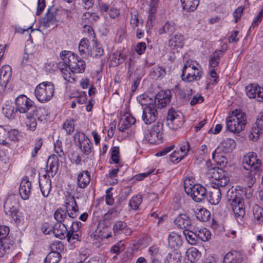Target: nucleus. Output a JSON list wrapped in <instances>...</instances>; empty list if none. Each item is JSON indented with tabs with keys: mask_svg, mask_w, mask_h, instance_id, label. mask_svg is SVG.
<instances>
[{
	"mask_svg": "<svg viewBox=\"0 0 263 263\" xmlns=\"http://www.w3.org/2000/svg\"><path fill=\"white\" fill-rule=\"evenodd\" d=\"M60 57L62 62L59 63V67L62 76L65 81L72 83L75 81V73H81L84 71L85 62L70 51H62Z\"/></svg>",
	"mask_w": 263,
	"mask_h": 263,
	"instance_id": "obj_1",
	"label": "nucleus"
},
{
	"mask_svg": "<svg viewBox=\"0 0 263 263\" xmlns=\"http://www.w3.org/2000/svg\"><path fill=\"white\" fill-rule=\"evenodd\" d=\"M242 164L243 168L247 171L245 173V181L249 192L246 194V197L249 199L252 196L251 187L256 182V177H258L261 173V161L257 158L256 154L250 152L244 156Z\"/></svg>",
	"mask_w": 263,
	"mask_h": 263,
	"instance_id": "obj_2",
	"label": "nucleus"
},
{
	"mask_svg": "<svg viewBox=\"0 0 263 263\" xmlns=\"http://www.w3.org/2000/svg\"><path fill=\"white\" fill-rule=\"evenodd\" d=\"M247 123L246 116L241 110L236 109L226 119L227 128L234 133L243 130Z\"/></svg>",
	"mask_w": 263,
	"mask_h": 263,
	"instance_id": "obj_3",
	"label": "nucleus"
},
{
	"mask_svg": "<svg viewBox=\"0 0 263 263\" xmlns=\"http://www.w3.org/2000/svg\"><path fill=\"white\" fill-rule=\"evenodd\" d=\"M203 71L198 63L186 61L184 65L181 74L182 80L186 82H192L200 80Z\"/></svg>",
	"mask_w": 263,
	"mask_h": 263,
	"instance_id": "obj_4",
	"label": "nucleus"
},
{
	"mask_svg": "<svg viewBox=\"0 0 263 263\" xmlns=\"http://www.w3.org/2000/svg\"><path fill=\"white\" fill-rule=\"evenodd\" d=\"M65 203L68 215L65 218L64 221H63L62 224H64L68 229L69 227L70 229H72L73 227H74V225L75 224L80 222V221H74L73 220L77 216L78 205L74 197L71 195L66 197Z\"/></svg>",
	"mask_w": 263,
	"mask_h": 263,
	"instance_id": "obj_5",
	"label": "nucleus"
},
{
	"mask_svg": "<svg viewBox=\"0 0 263 263\" xmlns=\"http://www.w3.org/2000/svg\"><path fill=\"white\" fill-rule=\"evenodd\" d=\"M54 93V85L50 82L45 81L39 84L35 89L36 99L41 103L50 101Z\"/></svg>",
	"mask_w": 263,
	"mask_h": 263,
	"instance_id": "obj_6",
	"label": "nucleus"
},
{
	"mask_svg": "<svg viewBox=\"0 0 263 263\" xmlns=\"http://www.w3.org/2000/svg\"><path fill=\"white\" fill-rule=\"evenodd\" d=\"M190 180L186 179L184 182L185 193L191 196L192 198L197 202H199L207 197L206 189L201 184L192 185L190 183Z\"/></svg>",
	"mask_w": 263,
	"mask_h": 263,
	"instance_id": "obj_7",
	"label": "nucleus"
},
{
	"mask_svg": "<svg viewBox=\"0 0 263 263\" xmlns=\"http://www.w3.org/2000/svg\"><path fill=\"white\" fill-rule=\"evenodd\" d=\"M163 124L161 121H158L156 124L148 130L144 135V138L149 143H159L163 138Z\"/></svg>",
	"mask_w": 263,
	"mask_h": 263,
	"instance_id": "obj_8",
	"label": "nucleus"
},
{
	"mask_svg": "<svg viewBox=\"0 0 263 263\" xmlns=\"http://www.w3.org/2000/svg\"><path fill=\"white\" fill-rule=\"evenodd\" d=\"M209 174L212 179L215 180L213 183L217 187H223L227 185L230 179L228 173L220 167H214L209 170Z\"/></svg>",
	"mask_w": 263,
	"mask_h": 263,
	"instance_id": "obj_9",
	"label": "nucleus"
},
{
	"mask_svg": "<svg viewBox=\"0 0 263 263\" xmlns=\"http://www.w3.org/2000/svg\"><path fill=\"white\" fill-rule=\"evenodd\" d=\"M74 140L84 154L88 155L91 153L92 143L83 133L77 132L74 136Z\"/></svg>",
	"mask_w": 263,
	"mask_h": 263,
	"instance_id": "obj_10",
	"label": "nucleus"
},
{
	"mask_svg": "<svg viewBox=\"0 0 263 263\" xmlns=\"http://www.w3.org/2000/svg\"><path fill=\"white\" fill-rule=\"evenodd\" d=\"M16 110L20 113H28L29 110H32L34 108V103L25 95H20L15 100Z\"/></svg>",
	"mask_w": 263,
	"mask_h": 263,
	"instance_id": "obj_11",
	"label": "nucleus"
},
{
	"mask_svg": "<svg viewBox=\"0 0 263 263\" xmlns=\"http://www.w3.org/2000/svg\"><path fill=\"white\" fill-rule=\"evenodd\" d=\"M166 120L168 126L174 130L181 127L183 123L182 116L173 108L168 111Z\"/></svg>",
	"mask_w": 263,
	"mask_h": 263,
	"instance_id": "obj_12",
	"label": "nucleus"
},
{
	"mask_svg": "<svg viewBox=\"0 0 263 263\" xmlns=\"http://www.w3.org/2000/svg\"><path fill=\"white\" fill-rule=\"evenodd\" d=\"M158 117V112L155 104H150L143 108L142 119L146 124L154 122Z\"/></svg>",
	"mask_w": 263,
	"mask_h": 263,
	"instance_id": "obj_13",
	"label": "nucleus"
},
{
	"mask_svg": "<svg viewBox=\"0 0 263 263\" xmlns=\"http://www.w3.org/2000/svg\"><path fill=\"white\" fill-rule=\"evenodd\" d=\"M247 95L250 98L256 99L258 102L263 101V88L254 84L246 86Z\"/></svg>",
	"mask_w": 263,
	"mask_h": 263,
	"instance_id": "obj_14",
	"label": "nucleus"
},
{
	"mask_svg": "<svg viewBox=\"0 0 263 263\" xmlns=\"http://www.w3.org/2000/svg\"><path fill=\"white\" fill-rule=\"evenodd\" d=\"M51 8H49L44 17L41 19L40 21L41 28H47L50 27L54 28L57 21L55 16L56 12L51 11Z\"/></svg>",
	"mask_w": 263,
	"mask_h": 263,
	"instance_id": "obj_15",
	"label": "nucleus"
},
{
	"mask_svg": "<svg viewBox=\"0 0 263 263\" xmlns=\"http://www.w3.org/2000/svg\"><path fill=\"white\" fill-rule=\"evenodd\" d=\"M31 183L29 181L28 177H24L20 184L19 193L23 200L28 199L31 194Z\"/></svg>",
	"mask_w": 263,
	"mask_h": 263,
	"instance_id": "obj_16",
	"label": "nucleus"
},
{
	"mask_svg": "<svg viewBox=\"0 0 263 263\" xmlns=\"http://www.w3.org/2000/svg\"><path fill=\"white\" fill-rule=\"evenodd\" d=\"M168 246L174 250H179V248L181 247L183 242V238L181 234L175 232H172L168 235L167 237Z\"/></svg>",
	"mask_w": 263,
	"mask_h": 263,
	"instance_id": "obj_17",
	"label": "nucleus"
},
{
	"mask_svg": "<svg viewBox=\"0 0 263 263\" xmlns=\"http://www.w3.org/2000/svg\"><path fill=\"white\" fill-rule=\"evenodd\" d=\"M50 175L45 174L39 178V185L43 196H48L51 189V181L49 179Z\"/></svg>",
	"mask_w": 263,
	"mask_h": 263,
	"instance_id": "obj_18",
	"label": "nucleus"
},
{
	"mask_svg": "<svg viewBox=\"0 0 263 263\" xmlns=\"http://www.w3.org/2000/svg\"><path fill=\"white\" fill-rule=\"evenodd\" d=\"M74 227L70 229L68 232L66 238L67 241L70 243H74L76 241H80L81 238V232L80 231V228L82 227V223L81 222L77 223L74 225Z\"/></svg>",
	"mask_w": 263,
	"mask_h": 263,
	"instance_id": "obj_19",
	"label": "nucleus"
},
{
	"mask_svg": "<svg viewBox=\"0 0 263 263\" xmlns=\"http://www.w3.org/2000/svg\"><path fill=\"white\" fill-rule=\"evenodd\" d=\"M174 223L178 228L188 230L192 228V220L186 214H180L174 220Z\"/></svg>",
	"mask_w": 263,
	"mask_h": 263,
	"instance_id": "obj_20",
	"label": "nucleus"
},
{
	"mask_svg": "<svg viewBox=\"0 0 263 263\" xmlns=\"http://www.w3.org/2000/svg\"><path fill=\"white\" fill-rule=\"evenodd\" d=\"M231 206L235 217L237 220H241L246 214L243 199L238 200L236 202L231 203Z\"/></svg>",
	"mask_w": 263,
	"mask_h": 263,
	"instance_id": "obj_21",
	"label": "nucleus"
},
{
	"mask_svg": "<svg viewBox=\"0 0 263 263\" xmlns=\"http://www.w3.org/2000/svg\"><path fill=\"white\" fill-rule=\"evenodd\" d=\"M59 159L57 156L53 155L50 156L47 163L46 174H50L51 177H53L57 173L59 167Z\"/></svg>",
	"mask_w": 263,
	"mask_h": 263,
	"instance_id": "obj_22",
	"label": "nucleus"
},
{
	"mask_svg": "<svg viewBox=\"0 0 263 263\" xmlns=\"http://www.w3.org/2000/svg\"><path fill=\"white\" fill-rule=\"evenodd\" d=\"M171 98V95L170 91L160 92L156 96L154 104L156 105L157 103L158 107H163L170 102Z\"/></svg>",
	"mask_w": 263,
	"mask_h": 263,
	"instance_id": "obj_23",
	"label": "nucleus"
},
{
	"mask_svg": "<svg viewBox=\"0 0 263 263\" xmlns=\"http://www.w3.org/2000/svg\"><path fill=\"white\" fill-rule=\"evenodd\" d=\"M113 231L115 235L124 234L126 236L132 234L133 231L126 223L122 221H117L113 226Z\"/></svg>",
	"mask_w": 263,
	"mask_h": 263,
	"instance_id": "obj_24",
	"label": "nucleus"
},
{
	"mask_svg": "<svg viewBox=\"0 0 263 263\" xmlns=\"http://www.w3.org/2000/svg\"><path fill=\"white\" fill-rule=\"evenodd\" d=\"M183 36L180 34H176L168 40V45L172 50H178L183 46Z\"/></svg>",
	"mask_w": 263,
	"mask_h": 263,
	"instance_id": "obj_25",
	"label": "nucleus"
},
{
	"mask_svg": "<svg viewBox=\"0 0 263 263\" xmlns=\"http://www.w3.org/2000/svg\"><path fill=\"white\" fill-rule=\"evenodd\" d=\"M135 122L136 119L134 117L130 114H126L124 116V118L120 120L118 127L120 131L124 132L135 124Z\"/></svg>",
	"mask_w": 263,
	"mask_h": 263,
	"instance_id": "obj_26",
	"label": "nucleus"
},
{
	"mask_svg": "<svg viewBox=\"0 0 263 263\" xmlns=\"http://www.w3.org/2000/svg\"><path fill=\"white\" fill-rule=\"evenodd\" d=\"M68 231V228L64 224H62L61 222L56 223L53 227L54 234L57 237L61 239L67 237Z\"/></svg>",
	"mask_w": 263,
	"mask_h": 263,
	"instance_id": "obj_27",
	"label": "nucleus"
},
{
	"mask_svg": "<svg viewBox=\"0 0 263 263\" xmlns=\"http://www.w3.org/2000/svg\"><path fill=\"white\" fill-rule=\"evenodd\" d=\"M181 253L179 250H172L166 256L164 263H181Z\"/></svg>",
	"mask_w": 263,
	"mask_h": 263,
	"instance_id": "obj_28",
	"label": "nucleus"
},
{
	"mask_svg": "<svg viewBox=\"0 0 263 263\" xmlns=\"http://www.w3.org/2000/svg\"><path fill=\"white\" fill-rule=\"evenodd\" d=\"M176 29L175 23L173 21H167L158 29L159 34H167L169 35L175 32Z\"/></svg>",
	"mask_w": 263,
	"mask_h": 263,
	"instance_id": "obj_29",
	"label": "nucleus"
},
{
	"mask_svg": "<svg viewBox=\"0 0 263 263\" xmlns=\"http://www.w3.org/2000/svg\"><path fill=\"white\" fill-rule=\"evenodd\" d=\"M90 174L87 171H83L78 176L77 184L81 188H85L90 182Z\"/></svg>",
	"mask_w": 263,
	"mask_h": 263,
	"instance_id": "obj_30",
	"label": "nucleus"
},
{
	"mask_svg": "<svg viewBox=\"0 0 263 263\" xmlns=\"http://www.w3.org/2000/svg\"><path fill=\"white\" fill-rule=\"evenodd\" d=\"M221 197V192L219 187H216L213 185V189L211 191L209 195L208 200L212 204H217L219 203Z\"/></svg>",
	"mask_w": 263,
	"mask_h": 263,
	"instance_id": "obj_31",
	"label": "nucleus"
},
{
	"mask_svg": "<svg viewBox=\"0 0 263 263\" xmlns=\"http://www.w3.org/2000/svg\"><path fill=\"white\" fill-rule=\"evenodd\" d=\"M182 8L186 12L195 10L199 5V0H181Z\"/></svg>",
	"mask_w": 263,
	"mask_h": 263,
	"instance_id": "obj_32",
	"label": "nucleus"
},
{
	"mask_svg": "<svg viewBox=\"0 0 263 263\" xmlns=\"http://www.w3.org/2000/svg\"><path fill=\"white\" fill-rule=\"evenodd\" d=\"M222 55L223 52L220 50L214 52L209 57V66L212 68L217 66L220 63V58Z\"/></svg>",
	"mask_w": 263,
	"mask_h": 263,
	"instance_id": "obj_33",
	"label": "nucleus"
},
{
	"mask_svg": "<svg viewBox=\"0 0 263 263\" xmlns=\"http://www.w3.org/2000/svg\"><path fill=\"white\" fill-rule=\"evenodd\" d=\"M121 210L120 205H116L115 207L108 210L107 212L104 216V219L109 221L118 216Z\"/></svg>",
	"mask_w": 263,
	"mask_h": 263,
	"instance_id": "obj_34",
	"label": "nucleus"
},
{
	"mask_svg": "<svg viewBox=\"0 0 263 263\" xmlns=\"http://www.w3.org/2000/svg\"><path fill=\"white\" fill-rule=\"evenodd\" d=\"M30 112L36 119L41 121L46 119L45 117L48 115L47 110L45 107H37L35 106Z\"/></svg>",
	"mask_w": 263,
	"mask_h": 263,
	"instance_id": "obj_35",
	"label": "nucleus"
},
{
	"mask_svg": "<svg viewBox=\"0 0 263 263\" xmlns=\"http://www.w3.org/2000/svg\"><path fill=\"white\" fill-rule=\"evenodd\" d=\"M195 215L199 220L203 222L208 221L211 217L210 212L205 208L197 209Z\"/></svg>",
	"mask_w": 263,
	"mask_h": 263,
	"instance_id": "obj_36",
	"label": "nucleus"
},
{
	"mask_svg": "<svg viewBox=\"0 0 263 263\" xmlns=\"http://www.w3.org/2000/svg\"><path fill=\"white\" fill-rule=\"evenodd\" d=\"M226 197L228 201L231 205V203H235L236 201L242 199L240 196L238 195L236 190L233 187L230 188L228 190Z\"/></svg>",
	"mask_w": 263,
	"mask_h": 263,
	"instance_id": "obj_37",
	"label": "nucleus"
},
{
	"mask_svg": "<svg viewBox=\"0 0 263 263\" xmlns=\"http://www.w3.org/2000/svg\"><path fill=\"white\" fill-rule=\"evenodd\" d=\"M36 120V119L31 112L27 114L25 124L27 127L28 129H29L31 131L35 130L37 125Z\"/></svg>",
	"mask_w": 263,
	"mask_h": 263,
	"instance_id": "obj_38",
	"label": "nucleus"
},
{
	"mask_svg": "<svg viewBox=\"0 0 263 263\" xmlns=\"http://www.w3.org/2000/svg\"><path fill=\"white\" fill-rule=\"evenodd\" d=\"M18 199L17 195L15 194L10 195L7 198L4 206H7V209L11 207L18 208Z\"/></svg>",
	"mask_w": 263,
	"mask_h": 263,
	"instance_id": "obj_39",
	"label": "nucleus"
},
{
	"mask_svg": "<svg viewBox=\"0 0 263 263\" xmlns=\"http://www.w3.org/2000/svg\"><path fill=\"white\" fill-rule=\"evenodd\" d=\"M196 235L203 241H208L211 238V232L206 228L196 229Z\"/></svg>",
	"mask_w": 263,
	"mask_h": 263,
	"instance_id": "obj_40",
	"label": "nucleus"
},
{
	"mask_svg": "<svg viewBox=\"0 0 263 263\" xmlns=\"http://www.w3.org/2000/svg\"><path fill=\"white\" fill-rule=\"evenodd\" d=\"M4 209L5 214L9 216L12 220L15 221L20 220L18 208L11 207L8 209L7 206H4Z\"/></svg>",
	"mask_w": 263,
	"mask_h": 263,
	"instance_id": "obj_41",
	"label": "nucleus"
},
{
	"mask_svg": "<svg viewBox=\"0 0 263 263\" xmlns=\"http://www.w3.org/2000/svg\"><path fill=\"white\" fill-rule=\"evenodd\" d=\"M254 222L261 224L263 222V209L259 206H255L253 209Z\"/></svg>",
	"mask_w": 263,
	"mask_h": 263,
	"instance_id": "obj_42",
	"label": "nucleus"
},
{
	"mask_svg": "<svg viewBox=\"0 0 263 263\" xmlns=\"http://www.w3.org/2000/svg\"><path fill=\"white\" fill-rule=\"evenodd\" d=\"M194 232L188 230H184L183 234L185 236L186 240L191 245H195L197 242V235H196V230L194 229Z\"/></svg>",
	"mask_w": 263,
	"mask_h": 263,
	"instance_id": "obj_43",
	"label": "nucleus"
},
{
	"mask_svg": "<svg viewBox=\"0 0 263 263\" xmlns=\"http://www.w3.org/2000/svg\"><path fill=\"white\" fill-rule=\"evenodd\" d=\"M89 54L92 57L98 58L104 54V50L100 44L96 43L90 50Z\"/></svg>",
	"mask_w": 263,
	"mask_h": 263,
	"instance_id": "obj_44",
	"label": "nucleus"
},
{
	"mask_svg": "<svg viewBox=\"0 0 263 263\" xmlns=\"http://www.w3.org/2000/svg\"><path fill=\"white\" fill-rule=\"evenodd\" d=\"M61 257L59 252L56 251L50 252L45 259V263H58Z\"/></svg>",
	"mask_w": 263,
	"mask_h": 263,
	"instance_id": "obj_45",
	"label": "nucleus"
},
{
	"mask_svg": "<svg viewBox=\"0 0 263 263\" xmlns=\"http://www.w3.org/2000/svg\"><path fill=\"white\" fill-rule=\"evenodd\" d=\"M212 159L218 165L221 166H224L227 163V158L217 153L216 151L212 153Z\"/></svg>",
	"mask_w": 263,
	"mask_h": 263,
	"instance_id": "obj_46",
	"label": "nucleus"
},
{
	"mask_svg": "<svg viewBox=\"0 0 263 263\" xmlns=\"http://www.w3.org/2000/svg\"><path fill=\"white\" fill-rule=\"evenodd\" d=\"M3 112L5 116L9 119H14L17 114V110L13 106L6 105L3 108Z\"/></svg>",
	"mask_w": 263,
	"mask_h": 263,
	"instance_id": "obj_47",
	"label": "nucleus"
},
{
	"mask_svg": "<svg viewBox=\"0 0 263 263\" xmlns=\"http://www.w3.org/2000/svg\"><path fill=\"white\" fill-rule=\"evenodd\" d=\"M142 198L141 195H137L133 196L130 200L129 205L133 210H136L141 203Z\"/></svg>",
	"mask_w": 263,
	"mask_h": 263,
	"instance_id": "obj_48",
	"label": "nucleus"
},
{
	"mask_svg": "<svg viewBox=\"0 0 263 263\" xmlns=\"http://www.w3.org/2000/svg\"><path fill=\"white\" fill-rule=\"evenodd\" d=\"M254 132L263 133V113L260 112L257 116L255 126L253 128Z\"/></svg>",
	"mask_w": 263,
	"mask_h": 263,
	"instance_id": "obj_49",
	"label": "nucleus"
},
{
	"mask_svg": "<svg viewBox=\"0 0 263 263\" xmlns=\"http://www.w3.org/2000/svg\"><path fill=\"white\" fill-rule=\"evenodd\" d=\"M63 128L68 135L71 134L74 129V121L72 119H67L63 124Z\"/></svg>",
	"mask_w": 263,
	"mask_h": 263,
	"instance_id": "obj_50",
	"label": "nucleus"
},
{
	"mask_svg": "<svg viewBox=\"0 0 263 263\" xmlns=\"http://www.w3.org/2000/svg\"><path fill=\"white\" fill-rule=\"evenodd\" d=\"M9 127L0 126V144L6 145L8 143L6 139L8 135Z\"/></svg>",
	"mask_w": 263,
	"mask_h": 263,
	"instance_id": "obj_51",
	"label": "nucleus"
},
{
	"mask_svg": "<svg viewBox=\"0 0 263 263\" xmlns=\"http://www.w3.org/2000/svg\"><path fill=\"white\" fill-rule=\"evenodd\" d=\"M125 55L121 51H116L112 55L111 61L114 62L116 65H118L122 63L125 60Z\"/></svg>",
	"mask_w": 263,
	"mask_h": 263,
	"instance_id": "obj_52",
	"label": "nucleus"
},
{
	"mask_svg": "<svg viewBox=\"0 0 263 263\" xmlns=\"http://www.w3.org/2000/svg\"><path fill=\"white\" fill-rule=\"evenodd\" d=\"M237 253L236 252H230L228 253L224 257L223 263H237Z\"/></svg>",
	"mask_w": 263,
	"mask_h": 263,
	"instance_id": "obj_53",
	"label": "nucleus"
},
{
	"mask_svg": "<svg viewBox=\"0 0 263 263\" xmlns=\"http://www.w3.org/2000/svg\"><path fill=\"white\" fill-rule=\"evenodd\" d=\"M137 100L141 105L145 106L150 105V104H154L153 102V100L151 98L149 97L146 94H142L140 95L137 98Z\"/></svg>",
	"mask_w": 263,
	"mask_h": 263,
	"instance_id": "obj_54",
	"label": "nucleus"
},
{
	"mask_svg": "<svg viewBox=\"0 0 263 263\" xmlns=\"http://www.w3.org/2000/svg\"><path fill=\"white\" fill-rule=\"evenodd\" d=\"M165 74V69L160 67H154L151 72V76L153 79L159 78L161 77H163Z\"/></svg>",
	"mask_w": 263,
	"mask_h": 263,
	"instance_id": "obj_55",
	"label": "nucleus"
},
{
	"mask_svg": "<svg viewBox=\"0 0 263 263\" xmlns=\"http://www.w3.org/2000/svg\"><path fill=\"white\" fill-rule=\"evenodd\" d=\"M68 215V213L61 209H58L54 213V217L58 222H62L65 218Z\"/></svg>",
	"mask_w": 263,
	"mask_h": 263,
	"instance_id": "obj_56",
	"label": "nucleus"
},
{
	"mask_svg": "<svg viewBox=\"0 0 263 263\" xmlns=\"http://www.w3.org/2000/svg\"><path fill=\"white\" fill-rule=\"evenodd\" d=\"M88 40L86 39H82L80 43L79 46V51L81 56H84L86 54V51L88 49Z\"/></svg>",
	"mask_w": 263,
	"mask_h": 263,
	"instance_id": "obj_57",
	"label": "nucleus"
},
{
	"mask_svg": "<svg viewBox=\"0 0 263 263\" xmlns=\"http://www.w3.org/2000/svg\"><path fill=\"white\" fill-rule=\"evenodd\" d=\"M11 67L9 65L3 66L0 70V74L3 77V80L6 81V80H9L11 77Z\"/></svg>",
	"mask_w": 263,
	"mask_h": 263,
	"instance_id": "obj_58",
	"label": "nucleus"
},
{
	"mask_svg": "<svg viewBox=\"0 0 263 263\" xmlns=\"http://www.w3.org/2000/svg\"><path fill=\"white\" fill-rule=\"evenodd\" d=\"M185 156L182 155L179 151H175L170 156V160L174 163H178L182 160Z\"/></svg>",
	"mask_w": 263,
	"mask_h": 263,
	"instance_id": "obj_59",
	"label": "nucleus"
},
{
	"mask_svg": "<svg viewBox=\"0 0 263 263\" xmlns=\"http://www.w3.org/2000/svg\"><path fill=\"white\" fill-rule=\"evenodd\" d=\"M131 14V18L130 23L133 28H135L136 27H139L140 25L142 26L143 21L140 20L139 18L138 15L137 14H133L132 12Z\"/></svg>",
	"mask_w": 263,
	"mask_h": 263,
	"instance_id": "obj_60",
	"label": "nucleus"
},
{
	"mask_svg": "<svg viewBox=\"0 0 263 263\" xmlns=\"http://www.w3.org/2000/svg\"><path fill=\"white\" fill-rule=\"evenodd\" d=\"M9 228L6 226H0V239H11L10 237H8L9 233Z\"/></svg>",
	"mask_w": 263,
	"mask_h": 263,
	"instance_id": "obj_61",
	"label": "nucleus"
},
{
	"mask_svg": "<svg viewBox=\"0 0 263 263\" xmlns=\"http://www.w3.org/2000/svg\"><path fill=\"white\" fill-rule=\"evenodd\" d=\"M190 150L191 147L189 142L183 141L180 143L179 151L182 153L184 156L186 157Z\"/></svg>",
	"mask_w": 263,
	"mask_h": 263,
	"instance_id": "obj_62",
	"label": "nucleus"
},
{
	"mask_svg": "<svg viewBox=\"0 0 263 263\" xmlns=\"http://www.w3.org/2000/svg\"><path fill=\"white\" fill-rule=\"evenodd\" d=\"M158 4H149L148 21H152L155 18V14L157 11Z\"/></svg>",
	"mask_w": 263,
	"mask_h": 263,
	"instance_id": "obj_63",
	"label": "nucleus"
},
{
	"mask_svg": "<svg viewBox=\"0 0 263 263\" xmlns=\"http://www.w3.org/2000/svg\"><path fill=\"white\" fill-rule=\"evenodd\" d=\"M119 148L115 146L111 149V158L115 163H118L119 162Z\"/></svg>",
	"mask_w": 263,
	"mask_h": 263,
	"instance_id": "obj_64",
	"label": "nucleus"
}]
</instances>
